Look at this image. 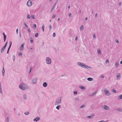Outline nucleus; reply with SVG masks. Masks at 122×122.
<instances>
[{"instance_id": "obj_41", "label": "nucleus", "mask_w": 122, "mask_h": 122, "mask_svg": "<svg viewBox=\"0 0 122 122\" xmlns=\"http://www.w3.org/2000/svg\"><path fill=\"white\" fill-rule=\"evenodd\" d=\"M31 18H32V19H35L34 16L33 15H31Z\"/></svg>"}, {"instance_id": "obj_9", "label": "nucleus", "mask_w": 122, "mask_h": 122, "mask_svg": "<svg viewBox=\"0 0 122 122\" xmlns=\"http://www.w3.org/2000/svg\"><path fill=\"white\" fill-rule=\"evenodd\" d=\"M24 43H23L21 46L20 48V51H22L24 49Z\"/></svg>"}, {"instance_id": "obj_42", "label": "nucleus", "mask_w": 122, "mask_h": 122, "mask_svg": "<svg viewBox=\"0 0 122 122\" xmlns=\"http://www.w3.org/2000/svg\"><path fill=\"white\" fill-rule=\"evenodd\" d=\"M27 30H28V32L29 33H30L31 32V31H30V29L29 28H28L27 29Z\"/></svg>"}, {"instance_id": "obj_21", "label": "nucleus", "mask_w": 122, "mask_h": 122, "mask_svg": "<svg viewBox=\"0 0 122 122\" xmlns=\"http://www.w3.org/2000/svg\"><path fill=\"white\" fill-rule=\"evenodd\" d=\"M5 48L4 47L1 49V53H2L5 49Z\"/></svg>"}, {"instance_id": "obj_39", "label": "nucleus", "mask_w": 122, "mask_h": 122, "mask_svg": "<svg viewBox=\"0 0 122 122\" xmlns=\"http://www.w3.org/2000/svg\"><path fill=\"white\" fill-rule=\"evenodd\" d=\"M24 23L25 25V26L27 28H28V25L26 24L24 22Z\"/></svg>"}, {"instance_id": "obj_22", "label": "nucleus", "mask_w": 122, "mask_h": 122, "mask_svg": "<svg viewBox=\"0 0 122 122\" xmlns=\"http://www.w3.org/2000/svg\"><path fill=\"white\" fill-rule=\"evenodd\" d=\"M61 106L60 105H58L56 107V108L58 110L59 109V108L61 107Z\"/></svg>"}, {"instance_id": "obj_52", "label": "nucleus", "mask_w": 122, "mask_h": 122, "mask_svg": "<svg viewBox=\"0 0 122 122\" xmlns=\"http://www.w3.org/2000/svg\"><path fill=\"white\" fill-rule=\"evenodd\" d=\"M75 99L76 101H78L79 100V99L78 98H75Z\"/></svg>"}, {"instance_id": "obj_5", "label": "nucleus", "mask_w": 122, "mask_h": 122, "mask_svg": "<svg viewBox=\"0 0 122 122\" xmlns=\"http://www.w3.org/2000/svg\"><path fill=\"white\" fill-rule=\"evenodd\" d=\"M46 62L47 64H50L51 62V60L50 58L49 57H47L46 60Z\"/></svg>"}, {"instance_id": "obj_19", "label": "nucleus", "mask_w": 122, "mask_h": 122, "mask_svg": "<svg viewBox=\"0 0 122 122\" xmlns=\"http://www.w3.org/2000/svg\"><path fill=\"white\" fill-rule=\"evenodd\" d=\"M44 28H45V25H43L42 26V31L43 32H44Z\"/></svg>"}, {"instance_id": "obj_13", "label": "nucleus", "mask_w": 122, "mask_h": 122, "mask_svg": "<svg viewBox=\"0 0 122 122\" xmlns=\"http://www.w3.org/2000/svg\"><path fill=\"white\" fill-rule=\"evenodd\" d=\"M47 84L46 82H44L43 85V86L45 87H46L47 86Z\"/></svg>"}, {"instance_id": "obj_8", "label": "nucleus", "mask_w": 122, "mask_h": 122, "mask_svg": "<svg viewBox=\"0 0 122 122\" xmlns=\"http://www.w3.org/2000/svg\"><path fill=\"white\" fill-rule=\"evenodd\" d=\"M12 43V42L11 41H10V46H9V47L8 49V50H7V54H8L9 53V50L10 49V48L11 47V46Z\"/></svg>"}, {"instance_id": "obj_32", "label": "nucleus", "mask_w": 122, "mask_h": 122, "mask_svg": "<svg viewBox=\"0 0 122 122\" xmlns=\"http://www.w3.org/2000/svg\"><path fill=\"white\" fill-rule=\"evenodd\" d=\"M85 105H81L80 106V108H83L85 107Z\"/></svg>"}, {"instance_id": "obj_17", "label": "nucleus", "mask_w": 122, "mask_h": 122, "mask_svg": "<svg viewBox=\"0 0 122 122\" xmlns=\"http://www.w3.org/2000/svg\"><path fill=\"white\" fill-rule=\"evenodd\" d=\"M87 80L89 81H91L93 80V79L91 77H89L87 78Z\"/></svg>"}, {"instance_id": "obj_55", "label": "nucleus", "mask_w": 122, "mask_h": 122, "mask_svg": "<svg viewBox=\"0 0 122 122\" xmlns=\"http://www.w3.org/2000/svg\"><path fill=\"white\" fill-rule=\"evenodd\" d=\"M101 78H104V76L103 75H102L101 76Z\"/></svg>"}, {"instance_id": "obj_56", "label": "nucleus", "mask_w": 122, "mask_h": 122, "mask_svg": "<svg viewBox=\"0 0 122 122\" xmlns=\"http://www.w3.org/2000/svg\"><path fill=\"white\" fill-rule=\"evenodd\" d=\"M31 68H30V71L29 72V74H30V72L31 71Z\"/></svg>"}, {"instance_id": "obj_18", "label": "nucleus", "mask_w": 122, "mask_h": 122, "mask_svg": "<svg viewBox=\"0 0 122 122\" xmlns=\"http://www.w3.org/2000/svg\"><path fill=\"white\" fill-rule=\"evenodd\" d=\"M118 99L119 100L122 99V94L118 96Z\"/></svg>"}, {"instance_id": "obj_49", "label": "nucleus", "mask_w": 122, "mask_h": 122, "mask_svg": "<svg viewBox=\"0 0 122 122\" xmlns=\"http://www.w3.org/2000/svg\"><path fill=\"white\" fill-rule=\"evenodd\" d=\"M96 92H95L93 93H92V95H93V96L94 95H95L96 94Z\"/></svg>"}, {"instance_id": "obj_64", "label": "nucleus", "mask_w": 122, "mask_h": 122, "mask_svg": "<svg viewBox=\"0 0 122 122\" xmlns=\"http://www.w3.org/2000/svg\"><path fill=\"white\" fill-rule=\"evenodd\" d=\"M53 10V9H52H52L51 10V12H52Z\"/></svg>"}, {"instance_id": "obj_27", "label": "nucleus", "mask_w": 122, "mask_h": 122, "mask_svg": "<svg viewBox=\"0 0 122 122\" xmlns=\"http://www.w3.org/2000/svg\"><path fill=\"white\" fill-rule=\"evenodd\" d=\"M87 117L88 118H92L93 117V116H88Z\"/></svg>"}, {"instance_id": "obj_43", "label": "nucleus", "mask_w": 122, "mask_h": 122, "mask_svg": "<svg viewBox=\"0 0 122 122\" xmlns=\"http://www.w3.org/2000/svg\"><path fill=\"white\" fill-rule=\"evenodd\" d=\"M108 121H104L103 120H102L99 121L98 122H107Z\"/></svg>"}, {"instance_id": "obj_60", "label": "nucleus", "mask_w": 122, "mask_h": 122, "mask_svg": "<svg viewBox=\"0 0 122 122\" xmlns=\"http://www.w3.org/2000/svg\"><path fill=\"white\" fill-rule=\"evenodd\" d=\"M121 2H120L119 3V4H118L119 5H121Z\"/></svg>"}, {"instance_id": "obj_50", "label": "nucleus", "mask_w": 122, "mask_h": 122, "mask_svg": "<svg viewBox=\"0 0 122 122\" xmlns=\"http://www.w3.org/2000/svg\"><path fill=\"white\" fill-rule=\"evenodd\" d=\"M78 39V37L77 36H76L75 37V40L76 41H77Z\"/></svg>"}, {"instance_id": "obj_38", "label": "nucleus", "mask_w": 122, "mask_h": 122, "mask_svg": "<svg viewBox=\"0 0 122 122\" xmlns=\"http://www.w3.org/2000/svg\"><path fill=\"white\" fill-rule=\"evenodd\" d=\"M29 113V112H26L24 113V114L25 115H28Z\"/></svg>"}, {"instance_id": "obj_63", "label": "nucleus", "mask_w": 122, "mask_h": 122, "mask_svg": "<svg viewBox=\"0 0 122 122\" xmlns=\"http://www.w3.org/2000/svg\"><path fill=\"white\" fill-rule=\"evenodd\" d=\"M70 6L69 5L68 6V8L69 9L70 8Z\"/></svg>"}, {"instance_id": "obj_6", "label": "nucleus", "mask_w": 122, "mask_h": 122, "mask_svg": "<svg viewBox=\"0 0 122 122\" xmlns=\"http://www.w3.org/2000/svg\"><path fill=\"white\" fill-rule=\"evenodd\" d=\"M32 2L31 0H28L27 2V4L29 6H30L31 5Z\"/></svg>"}, {"instance_id": "obj_54", "label": "nucleus", "mask_w": 122, "mask_h": 122, "mask_svg": "<svg viewBox=\"0 0 122 122\" xmlns=\"http://www.w3.org/2000/svg\"><path fill=\"white\" fill-rule=\"evenodd\" d=\"M115 41L117 43H119V41L117 40H115Z\"/></svg>"}, {"instance_id": "obj_28", "label": "nucleus", "mask_w": 122, "mask_h": 122, "mask_svg": "<svg viewBox=\"0 0 122 122\" xmlns=\"http://www.w3.org/2000/svg\"><path fill=\"white\" fill-rule=\"evenodd\" d=\"M119 66V64L118 62H116V67H117Z\"/></svg>"}, {"instance_id": "obj_7", "label": "nucleus", "mask_w": 122, "mask_h": 122, "mask_svg": "<svg viewBox=\"0 0 122 122\" xmlns=\"http://www.w3.org/2000/svg\"><path fill=\"white\" fill-rule=\"evenodd\" d=\"M116 76L117 80L120 79L121 77L120 74L119 73H117L116 75Z\"/></svg>"}, {"instance_id": "obj_20", "label": "nucleus", "mask_w": 122, "mask_h": 122, "mask_svg": "<svg viewBox=\"0 0 122 122\" xmlns=\"http://www.w3.org/2000/svg\"><path fill=\"white\" fill-rule=\"evenodd\" d=\"M117 111L119 112H122V109L120 108H117L116 109Z\"/></svg>"}, {"instance_id": "obj_10", "label": "nucleus", "mask_w": 122, "mask_h": 122, "mask_svg": "<svg viewBox=\"0 0 122 122\" xmlns=\"http://www.w3.org/2000/svg\"><path fill=\"white\" fill-rule=\"evenodd\" d=\"M37 81V79H34L32 80V83L35 84L36 83Z\"/></svg>"}, {"instance_id": "obj_30", "label": "nucleus", "mask_w": 122, "mask_h": 122, "mask_svg": "<svg viewBox=\"0 0 122 122\" xmlns=\"http://www.w3.org/2000/svg\"><path fill=\"white\" fill-rule=\"evenodd\" d=\"M9 117H7V119H6V122H9Z\"/></svg>"}, {"instance_id": "obj_51", "label": "nucleus", "mask_w": 122, "mask_h": 122, "mask_svg": "<svg viewBox=\"0 0 122 122\" xmlns=\"http://www.w3.org/2000/svg\"><path fill=\"white\" fill-rule=\"evenodd\" d=\"M69 17H71V13H69Z\"/></svg>"}, {"instance_id": "obj_1", "label": "nucleus", "mask_w": 122, "mask_h": 122, "mask_svg": "<svg viewBox=\"0 0 122 122\" xmlns=\"http://www.w3.org/2000/svg\"><path fill=\"white\" fill-rule=\"evenodd\" d=\"M20 88L22 90H25L28 88V85L24 83H21L19 86Z\"/></svg>"}, {"instance_id": "obj_57", "label": "nucleus", "mask_w": 122, "mask_h": 122, "mask_svg": "<svg viewBox=\"0 0 122 122\" xmlns=\"http://www.w3.org/2000/svg\"><path fill=\"white\" fill-rule=\"evenodd\" d=\"M49 28H50V30H51V25H50L49 26Z\"/></svg>"}, {"instance_id": "obj_14", "label": "nucleus", "mask_w": 122, "mask_h": 122, "mask_svg": "<svg viewBox=\"0 0 122 122\" xmlns=\"http://www.w3.org/2000/svg\"><path fill=\"white\" fill-rule=\"evenodd\" d=\"M40 118L39 117H37L34 120V121L37 122L40 119Z\"/></svg>"}, {"instance_id": "obj_34", "label": "nucleus", "mask_w": 122, "mask_h": 122, "mask_svg": "<svg viewBox=\"0 0 122 122\" xmlns=\"http://www.w3.org/2000/svg\"><path fill=\"white\" fill-rule=\"evenodd\" d=\"M83 25H81V26L80 29L81 30H83Z\"/></svg>"}, {"instance_id": "obj_47", "label": "nucleus", "mask_w": 122, "mask_h": 122, "mask_svg": "<svg viewBox=\"0 0 122 122\" xmlns=\"http://www.w3.org/2000/svg\"><path fill=\"white\" fill-rule=\"evenodd\" d=\"M7 42L6 43V44H5V46H4V47H5H5L7 45Z\"/></svg>"}, {"instance_id": "obj_53", "label": "nucleus", "mask_w": 122, "mask_h": 122, "mask_svg": "<svg viewBox=\"0 0 122 122\" xmlns=\"http://www.w3.org/2000/svg\"><path fill=\"white\" fill-rule=\"evenodd\" d=\"M106 62L107 63H108L109 62V60L108 59L106 61Z\"/></svg>"}, {"instance_id": "obj_45", "label": "nucleus", "mask_w": 122, "mask_h": 122, "mask_svg": "<svg viewBox=\"0 0 122 122\" xmlns=\"http://www.w3.org/2000/svg\"><path fill=\"white\" fill-rule=\"evenodd\" d=\"M93 37L95 39L96 38V35H95V34H93Z\"/></svg>"}, {"instance_id": "obj_59", "label": "nucleus", "mask_w": 122, "mask_h": 122, "mask_svg": "<svg viewBox=\"0 0 122 122\" xmlns=\"http://www.w3.org/2000/svg\"><path fill=\"white\" fill-rule=\"evenodd\" d=\"M97 13H96L95 15V17H97Z\"/></svg>"}, {"instance_id": "obj_58", "label": "nucleus", "mask_w": 122, "mask_h": 122, "mask_svg": "<svg viewBox=\"0 0 122 122\" xmlns=\"http://www.w3.org/2000/svg\"><path fill=\"white\" fill-rule=\"evenodd\" d=\"M89 96H93V95H92V94L90 95H89Z\"/></svg>"}, {"instance_id": "obj_36", "label": "nucleus", "mask_w": 122, "mask_h": 122, "mask_svg": "<svg viewBox=\"0 0 122 122\" xmlns=\"http://www.w3.org/2000/svg\"><path fill=\"white\" fill-rule=\"evenodd\" d=\"M15 56L14 55H13V59L14 61L15 60Z\"/></svg>"}, {"instance_id": "obj_46", "label": "nucleus", "mask_w": 122, "mask_h": 122, "mask_svg": "<svg viewBox=\"0 0 122 122\" xmlns=\"http://www.w3.org/2000/svg\"><path fill=\"white\" fill-rule=\"evenodd\" d=\"M56 15L55 14H54L53 15V16L52 17V18H55V17H56Z\"/></svg>"}, {"instance_id": "obj_29", "label": "nucleus", "mask_w": 122, "mask_h": 122, "mask_svg": "<svg viewBox=\"0 0 122 122\" xmlns=\"http://www.w3.org/2000/svg\"><path fill=\"white\" fill-rule=\"evenodd\" d=\"M27 18L28 19H29L30 18V16L29 15V14H28L27 15Z\"/></svg>"}, {"instance_id": "obj_4", "label": "nucleus", "mask_w": 122, "mask_h": 122, "mask_svg": "<svg viewBox=\"0 0 122 122\" xmlns=\"http://www.w3.org/2000/svg\"><path fill=\"white\" fill-rule=\"evenodd\" d=\"M103 91L105 95L107 96H109L110 95V94L108 90L105 88L103 89Z\"/></svg>"}, {"instance_id": "obj_12", "label": "nucleus", "mask_w": 122, "mask_h": 122, "mask_svg": "<svg viewBox=\"0 0 122 122\" xmlns=\"http://www.w3.org/2000/svg\"><path fill=\"white\" fill-rule=\"evenodd\" d=\"M5 70L4 69V68L3 67V70H2V74L3 76H4V75L5 74Z\"/></svg>"}, {"instance_id": "obj_24", "label": "nucleus", "mask_w": 122, "mask_h": 122, "mask_svg": "<svg viewBox=\"0 0 122 122\" xmlns=\"http://www.w3.org/2000/svg\"><path fill=\"white\" fill-rule=\"evenodd\" d=\"M34 28L35 29H36V24H34L33 25Z\"/></svg>"}, {"instance_id": "obj_40", "label": "nucleus", "mask_w": 122, "mask_h": 122, "mask_svg": "<svg viewBox=\"0 0 122 122\" xmlns=\"http://www.w3.org/2000/svg\"><path fill=\"white\" fill-rule=\"evenodd\" d=\"M74 95H76L77 93V92L76 91H75L74 92Z\"/></svg>"}, {"instance_id": "obj_35", "label": "nucleus", "mask_w": 122, "mask_h": 122, "mask_svg": "<svg viewBox=\"0 0 122 122\" xmlns=\"http://www.w3.org/2000/svg\"><path fill=\"white\" fill-rule=\"evenodd\" d=\"M19 55L20 56H21L22 55V54L21 52H19Z\"/></svg>"}, {"instance_id": "obj_11", "label": "nucleus", "mask_w": 122, "mask_h": 122, "mask_svg": "<svg viewBox=\"0 0 122 122\" xmlns=\"http://www.w3.org/2000/svg\"><path fill=\"white\" fill-rule=\"evenodd\" d=\"M103 108L107 110L108 109L109 107L107 105H105L104 106Z\"/></svg>"}, {"instance_id": "obj_33", "label": "nucleus", "mask_w": 122, "mask_h": 122, "mask_svg": "<svg viewBox=\"0 0 122 122\" xmlns=\"http://www.w3.org/2000/svg\"><path fill=\"white\" fill-rule=\"evenodd\" d=\"M38 33H36L35 35V36L36 37H37L38 36Z\"/></svg>"}, {"instance_id": "obj_2", "label": "nucleus", "mask_w": 122, "mask_h": 122, "mask_svg": "<svg viewBox=\"0 0 122 122\" xmlns=\"http://www.w3.org/2000/svg\"><path fill=\"white\" fill-rule=\"evenodd\" d=\"M77 64L78 65L83 68L88 69L89 68H90L91 67L85 64L80 62H77Z\"/></svg>"}, {"instance_id": "obj_16", "label": "nucleus", "mask_w": 122, "mask_h": 122, "mask_svg": "<svg viewBox=\"0 0 122 122\" xmlns=\"http://www.w3.org/2000/svg\"><path fill=\"white\" fill-rule=\"evenodd\" d=\"M79 88L82 90H85V88L83 86H79Z\"/></svg>"}, {"instance_id": "obj_31", "label": "nucleus", "mask_w": 122, "mask_h": 122, "mask_svg": "<svg viewBox=\"0 0 122 122\" xmlns=\"http://www.w3.org/2000/svg\"><path fill=\"white\" fill-rule=\"evenodd\" d=\"M112 91L114 93H116V90L114 89H112Z\"/></svg>"}, {"instance_id": "obj_61", "label": "nucleus", "mask_w": 122, "mask_h": 122, "mask_svg": "<svg viewBox=\"0 0 122 122\" xmlns=\"http://www.w3.org/2000/svg\"><path fill=\"white\" fill-rule=\"evenodd\" d=\"M19 34H20V37H21V34L20 32Z\"/></svg>"}, {"instance_id": "obj_62", "label": "nucleus", "mask_w": 122, "mask_h": 122, "mask_svg": "<svg viewBox=\"0 0 122 122\" xmlns=\"http://www.w3.org/2000/svg\"><path fill=\"white\" fill-rule=\"evenodd\" d=\"M18 29H17L16 30V33H17V34L18 33Z\"/></svg>"}, {"instance_id": "obj_15", "label": "nucleus", "mask_w": 122, "mask_h": 122, "mask_svg": "<svg viewBox=\"0 0 122 122\" xmlns=\"http://www.w3.org/2000/svg\"><path fill=\"white\" fill-rule=\"evenodd\" d=\"M97 52L99 55H101V50L100 49H98Z\"/></svg>"}, {"instance_id": "obj_37", "label": "nucleus", "mask_w": 122, "mask_h": 122, "mask_svg": "<svg viewBox=\"0 0 122 122\" xmlns=\"http://www.w3.org/2000/svg\"><path fill=\"white\" fill-rule=\"evenodd\" d=\"M0 92L1 93H2V91L1 90V86H0Z\"/></svg>"}, {"instance_id": "obj_25", "label": "nucleus", "mask_w": 122, "mask_h": 122, "mask_svg": "<svg viewBox=\"0 0 122 122\" xmlns=\"http://www.w3.org/2000/svg\"><path fill=\"white\" fill-rule=\"evenodd\" d=\"M6 35H4V41L5 42V41L6 40Z\"/></svg>"}, {"instance_id": "obj_23", "label": "nucleus", "mask_w": 122, "mask_h": 122, "mask_svg": "<svg viewBox=\"0 0 122 122\" xmlns=\"http://www.w3.org/2000/svg\"><path fill=\"white\" fill-rule=\"evenodd\" d=\"M23 97L24 98V99H25L26 100L27 99V97H26V95L24 94L23 95Z\"/></svg>"}, {"instance_id": "obj_48", "label": "nucleus", "mask_w": 122, "mask_h": 122, "mask_svg": "<svg viewBox=\"0 0 122 122\" xmlns=\"http://www.w3.org/2000/svg\"><path fill=\"white\" fill-rule=\"evenodd\" d=\"M56 36V34L55 33H54L53 34V36L54 37H55Z\"/></svg>"}, {"instance_id": "obj_3", "label": "nucleus", "mask_w": 122, "mask_h": 122, "mask_svg": "<svg viewBox=\"0 0 122 122\" xmlns=\"http://www.w3.org/2000/svg\"><path fill=\"white\" fill-rule=\"evenodd\" d=\"M61 97H58L55 103V105H57L59 104L61 102Z\"/></svg>"}, {"instance_id": "obj_44", "label": "nucleus", "mask_w": 122, "mask_h": 122, "mask_svg": "<svg viewBox=\"0 0 122 122\" xmlns=\"http://www.w3.org/2000/svg\"><path fill=\"white\" fill-rule=\"evenodd\" d=\"M56 6V3H55L54 5H53V7L52 8V9H53L54 8H55Z\"/></svg>"}, {"instance_id": "obj_26", "label": "nucleus", "mask_w": 122, "mask_h": 122, "mask_svg": "<svg viewBox=\"0 0 122 122\" xmlns=\"http://www.w3.org/2000/svg\"><path fill=\"white\" fill-rule=\"evenodd\" d=\"M30 42L31 43H32L33 41V40L31 37H30Z\"/></svg>"}]
</instances>
